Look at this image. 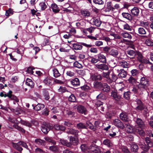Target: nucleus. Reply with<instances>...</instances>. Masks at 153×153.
<instances>
[{
	"mask_svg": "<svg viewBox=\"0 0 153 153\" xmlns=\"http://www.w3.org/2000/svg\"><path fill=\"white\" fill-rule=\"evenodd\" d=\"M149 81L146 77H143L140 79V83L137 85L139 90L140 91L145 90L149 86Z\"/></svg>",
	"mask_w": 153,
	"mask_h": 153,
	"instance_id": "1",
	"label": "nucleus"
},
{
	"mask_svg": "<svg viewBox=\"0 0 153 153\" xmlns=\"http://www.w3.org/2000/svg\"><path fill=\"white\" fill-rule=\"evenodd\" d=\"M77 111L81 114H84L85 115L87 114V111L86 108L82 105H79L77 107Z\"/></svg>",
	"mask_w": 153,
	"mask_h": 153,
	"instance_id": "2",
	"label": "nucleus"
},
{
	"mask_svg": "<svg viewBox=\"0 0 153 153\" xmlns=\"http://www.w3.org/2000/svg\"><path fill=\"white\" fill-rule=\"evenodd\" d=\"M113 124L116 126L122 129H123L124 127V126L123 123L118 119L114 120L113 121Z\"/></svg>",
	"mask_w": 153,
	"mask_h": 153,
	"instance_id": "3",
	"label": "nucleus"
},
{
	"mask_svg": "<svg viewBox=\"0 0 153 153\" xmlns=\"http://www.w3.org/2000/svg\"><path fill=\"white\" fill-rule=\"evenodd\" d=\"M134 120L140 128H145V125L143 121L141 119L137 118L136 120L135 119Z\"/></svg>",
	"mask_w": 153,
	"mask_h": 153,
	"instance_id": "4",
	"label": "nucleus"
},
{
	"mask_svg": "<svg viewBox=\"0 0 153 153\" xmlns=\"http://www.w3.org/2000/svg\"><path fill=\"white\" fill-rule=\"evenodd\" d=\"M66 132L68 134H73L77 137L78 136V133L79 132L77 130L72 128H68Z\"/></svg>",
	"mask_w": 153,
	"mask_h": 153,
	"instance_id": "5",
	"label": "nucleus"
},
{
	"mask_svg": "<svg viewBox=\"0 0 153 153\" xmlns=\"http://www.w3.org/2000/svg\"><path fill=\"white\" fill-rule=\"evenodd\" d=\"M138 105L136 107L137 109L138 110H142L144 109V106L143 105L142 101L139 99H137L135 100Z\"/></svg>",
	"mask_w": 153,
	"mask_h": 153,
	"instance_id": "6",
	"label": "nucleus"
},
{
	"mask_svg": "<svg viewBox=\"0 0 153 153\" xmlns=\"http://www.w3.org/2000/svg\"><path fill=\"white\" fill-rule=\"evenodd\" d=\"M138 145L140 148L145 151H147L150 148L147 145H146L141 140L139 142Z\"/></svg>",
	"mask_w": 153,
	"mask_h": 153,
	"instance_id": "7",
	"label": "nucleus"
},
{
	"mask_svg": "<svg viewBox=\"0 0 153 153\" xmlns=\"http://www.w3.org/2000/svg\"><path fill=\"white\" fill-rule=\"evenodd\" d=\"M51 127L50 125L47 124L45 125H43L42 127V131L45 134H47L50 131Z\"/></svg>",
	"mask_w": 153,
	"mask_h": 153,
	"instance_id": "8",
	"label": "nucleus"
},
{
	"mask_svg": "<svg viewBox=\"0 0 153 153\" xmlns=\"http://www.w3.org/2000/svg\"><path fill=\"white\" fill-rule=\"evenodd\" d=\"M71 84L74 87H76L80 85V82L79 79L76 78L71 79L70 81Z\"/></svg>",
	"mask_w": 153,
	"mask_h": 153,
	"instance_id": "9",
	"label": "nucleus"
},
{
	"mask_svg": "<svg viewBox=\"0 0 153 153\" xmlns=\"http://www.w3.org/2000/svg\"><path fill=\"white\" fill-rule=\"evenodd\" d=\"M101 90L104 92H108L110 91V88L106 83H104L102 84Z\"/></svg>",
	"mask_w": 153,
	"mask_h": 153,
	"instance_id": "10",
	"label": "nucleus"
},
{
	"mask_svg": "<svg viewBox=\"0 0 153 153\" xmlns=\"http://www.w3.org/2000/svg\"><path fill=\"white\" fill-rule=\"evenodd\" d=\"M110 72L108 71L107 72H103L102 74V76L105 78L107 79V81L110 84L112 82V80L109 77Z\"/></svg>",
	"mask_w": 153,
	"mask_h": 153,
	"instance_id": "11",
	"label": "nucleus"
},
{
	"mask_svg": "<svg viewBox=\"0 0 153 153\" xmlns=\"http://www.w3.org/2000/svg\"><path fill=\"white\" fill-rule=\"evenodd\" d=\"M91 21L93 24L99 27L101 25V22L98 18H94L92 19Z\"/></svg>",
	"mask_w": 153,
	"mask_h": 153,
	"instance_id": "12",
	"label": "nucleus"
},
{
	"mask_svg": "<svg viewBox=\"0 0 153 153\" xmlns=\"http://www.w3.org/2000/svg\"><path fill=\"white\" fill-rule=\"evenodd\" d=\"M97 56L99 61H100L101 62L103 63H106V58L104 55L102 53H99L97 55Z\"/></svg>",
	"mask_w": 153,
	"mask_h": 153,
	"instance_id": "13",
	"label": "nucleus"
},
{
	"mask_svg": "<svg viewBox=\"0 0 153 153\" xmlns=\"http://www.w3.org/2000/svg\"><path fill=\"white\" fill-rule=\"evenodd\" d=\"M96 67L98 69L102 70H107L108 69V68L107 65L103 64H96L95 65Z\"/></svg>",
	"mask_w": 153,
	"mask_h": 153,
	"instance_id": "14",
	"label": "nucleus"
},
{
	"mask_svg": "<svg viewBox=\"0 0 153 153\" xmlns=\"http://www.w3.org/2000/svg\"><path fill=\"white\" fill-rule=\"evenodd\" d=\"M131 14L135 16H138L140 10L139 8L137 7H134L131 10Z\"/></svg>",
	"mask_w": 153,
	"mask_h": 153,
	"instance_id": "15",
	"label": "nucleus"
},
{
	"mask_svg": "<svg viewBox=\"0 0 153 153\" xmlns=\"http://www.w3.org/2000/svg\"><path fill=\"white\" fill-rule=\"evenodd\" d=\"M122 16L127 19V20L131 21L132 19V17L130 14L128 13L123 12L122 13Z\"/></svg>",
	"mask_w": 153,
	"mask_h": 153,
	"instance_id": "16",
	"label": "nucleus"
},
{
	"mask_svg": "<svg viewBox=\"0 0 153 153\" xmlns=\"http://www.w3.org/2000/svg\"><path fill=\"white\" fill-rule=\"evenodd\" d=\"M20 141L19 142L16 143H13L12 146L13 147L18 151L21 152L23 150V149L20 146L21 145Z\"/></svg>",
	"mask_w": 153,
	"mask_h": 153,
	"instance_id": "17",
	"label": "nucleus"
},
{
	"mask_svg": "<svg viewBox=\"0 0 153 153\" xmlns=\"http://www.w3.org/2000/svg\"><path fill=\"white\" fill-rule=\"evenodd\" d=\"M109 54L114 57H115L118 55V52L116 49L114 48H112L111 49L109 53Z\"/></svg>",
	"mask_w": 153,
	"mask_h": 153,
	"instance_id": "18",
	"label": "nucleus"
},
{
	"mask_svg": "<svg viewBox=\"0 0 153 153\" xmlns=\"http://www.w3.org/2000/svg\"><path fill=\"white\" fill-rule=\"evenodd\" d=\"M51 8L54 13H58L60 10L57 5L55 3L52 4L51 5Z\"/></svg>",
	"mask_w": 153,
	"mask_h": 153,
	"instance_id": "19",
	"label": "nucleus"
},
{
	"mask_svg": "<svg viewBox=\"0 0 153 153\" xmlns=\"http://www.w3.org/2000/svg\"><path fill=\"white\" fill-rule=\"evenodd\" d=\"M125 126H126V129L128 132L135 133L136 128H134L132 126L128 124H126Z\"/></svg>",
	"mask_w": 153,
	"mask_h": 153,
	"instance_id": "20",
	"label": "nucleus"
},
{
	"mask_svg": "<svg viewBox=\"0 0 153 153\" xmlns=\"http://www.w3.org/2000/svg\"><path fill=\"white\" fill-rule=\"evenodd\" d=\"M111 96L114 98V100L117 101H120L121 98L120 95H118L117 93L114 91H112L111 92Z\"/></svg>",
	"mask_w": 153,
	"mask_h": 153,
	"instance_id": "21",
	"label": "nucleus"
},
{
	"mask_svg": "<svg viewBox=\"0 0 153 153\" xmlns=\"http://www.w3.org/2000/svg\"><path fill=\"white\" fill-rule=\"evenodd\" d=\"M126 54L128 57L134 58L136 55L134 51L133 50H128L126 52Z\"/></svg>",
	"mask_w": 153,
	"mask_h": 153,
	"instance_id": "22",
	"label": "nucleus"
},
{
	"mask_svg": "<svg viewBox=\"0 0 153 153\" xmlns=\"http://www.w3.org/2000/svg\"><path fill=\"white\" fill-rule=\"evenodd\" d=\"M59 142L61 144L68 147L70 146L71 145V143H68L67 140L63 139H60Z\"/></svg>",
	"mask_w": 153,
	"mask_h": 153,
	"instance_id": "23",
	"label": "nucleus"
},
{
	"mask_svg": "<svg viewBox=\"0 0 153 153\" xmlns=\"http://www.w3.org/2000/svg\"><path fill=\"white\" fill-rule=\"evenodd\" d=\"M26 84L31 88H33L34 85V83L32 80L28 78H27L26 80Z\"/></svg>",
	"mask_w": 153,
	"mask_h": 153,
	"instance_id": "24",
	"label": "nucleus"
},
{
	"mask_svg": "<svg viewBox=\"0 0 153 153\" xmlns=\"http://www.w3.org/2000/svg\"><path fill=\"white\" fill-rule=\"evenodd\" d=\"M45 107V105L42 104L38 103L35 107H33V108L36 111L40 110Z\"/></svg>",
	"mask_w": 153,
	"mask_h": 153,
	"instance_id": "25",
	"label": "nucleus"
},
{
	"mask_svg": "<svg viewBox=\"0 0 153 153\" xmlns=\"http://www.w3.org/2000/svg\"><path fill=\"white\" fill-rule=\"evenodd\" d=\"M120 118L123 120L127 121L128 120V118L126 114L124 112L121 113L120 114Z\"/></svg>",
	"mask_w": 153,
	"mask_h": 153,
	"instance_id": "26",
	"label": "nucleus"
},
{
	"mask_svg": "<svg viewBox=\"0 0 153 153\" xmlns=\"http://www.w3.org/2000/svg\"><path fill=\"white\" fill-rule=\"evenodd\" d=\"M120 72L118 74V76L122 78L126 77L127 75L126 71H124V70L121 69H120Z\"/></svg>",
	"mask_w": 153,
	"mask_h": 153,
	"instance_id": "27",
	"label": "nucleus"
},
{
	"mask_svg": "<svg viewBox=\"0 0 153 153\" xmlns=\"http://www.w3.org/2000/svg\"><path fill=\"white\" fill-rule=\"evenodd\" d=\"M54 128L56 130L61 131H64L65 129V128L64 126L58 124L54 125Z\"/></svg>",
	"mask_w": 153,
	"mask_h": 153,
	"instance_id": "28",
	"label": "nucleus"
},
{
	"mask_svg": "<svg viewBox=\"0 0 153 153\" xmlns=\"http://www.w3.org/2000/svg\"><path fill=\"white\" fill-rule=\"evenodd\" d=\"M138 149V146L136 144H132L131 146V151L134 153H136L137 152Z\"/></svg>",
	"mask_w": 153,
	"mask_h": 153,
	"instance_id": "29",
	"label": "nucleus"
},
{
	"mask_svg": "<svg viewBox=\"0 0 153 153\" xmlns=\"http://www.w3.org/2000/svg\"><path fill=\"white\" fill-rule=\"evenodd\" d=\"M80 12L82 15L84 17H88L90 15V12L87 10H82Z\"/></svg>",
	"mask_w": 153,
	"mask_h": 153,
	"instance_id": "30",
	"label": "nucleus"
},
{
	"mask_svg": "<svg viewBox=\"0 0 153 153\" xmlns=\"http://www.w3.org/2000/svg\"><path fill=\"white\" fill-rule=\"evenodd\" d=\"M102 84L101 82H99L97 81L94 82L93 85L94 87L96 88H100L101 89Z\"/></svg>",
	"mask_w": 153,
	"mask_h": 153,
	"instance_id": "31",
	"label": "nucleus"
},
{
	"mask_svg": "<svg viewBox=\"0 0 153 153\" xmlns=\"http://www.w3.org/2000/svg\"><path fill=\"white\" fill-rule=\"evenodd\" d=\"M103 143L109 147H111L112 145V144L111 141L108 139L105 140L103 141Z\"/></svg>",
	"mask_w": 153,
	"mask_h": 153,
	"instance_id": "32",
	"label": "nucleus"
},
{
	"mask_svg": "<svg viewBox=\"0 0 153 153\" xmlns=\"http://www.w3.org/2000/svg\"><path fill=\"white\" fill-rule=\"evenodd\" d=\"M121 35L123 37L127 38L129 39H131L132 38V36L131 35L127 32L122 33Z\"/></svg>",
	"mask_w": 153,
	"mask_h": 153,
	"instance_id": "33",
	"label": "nucleus"
},
{
	"mask_svg": "<svg viewBox=\"0 0 153 153\" xmlns=\"http://www.w3.org/2000/svg\"><path fill=\"white\" fill-rule=\"evenodd\" d=\"M82 46L81 45L78 43H75L73 45V48L76 50H80L82 48Z\"/></svg>",
	"mask_w": 153,
	"mask_h": 153,
	"instance_id": "34",
	"label": "nucleus"
},
{
	"mask_svg": "<svg viewBox=\"0 0 153 153\" xmlns=\"http://www.w3.org/2000/svg\"><path fill=\"white\" fill-rule=\"evenodd\" d=\"M91 78L93 80H101L102 79V76L100 74L95 75L92 74L91 76Z\"/></svg>",
	"mask_w": 153,
	"mask_h": 153,
	"instance_id": "35",
	"label": "nucleus"
},
{
	"mask_svg": "<svg viewBox=\"0 0 153 153\" xmlns=\"http://www.w3.org/2000/svg\"><path fill=\"white\" fill-rule=\"evenodd\" d=\"M70 141L74 145H77L78 143V138H74L71 137L70 138Z\"/></svg>",
	"mask_w": 153,
	"mask_h": 153,
	"instance_id": "36",
	"label": "nucleus"
},
{
	"mask_svg": "<svg viewBox=\"0 0 153 153\" xmlns=\"http://www.w3.org/2000/svg\"><path fill=\"white\" fill-rule=\"evenodd\" d=\"M145 140L146 143L147 145L150 147L153 146V143L149 137H146L145 139Z\"/></svg>",
	"mask_w": 153,
	"mask_h": 153,
	"instance_id": "37",
	"label": "nucleus"
},
{
	"mask_svg": "<svg viewBox=\"0 0 153 153\" xmlns=\"http://www.w3.org/2000/svg\"><path fill=\"white\" fill-rule=\"evenodd\" d=\"M82 151L84 152H88V147L85 144H82L80 146Z\"/></svg>",
	"mask_w": 153,
	"mask_h": 153,
	"instance_id": "38",
	"label": "nucleus"
},
{
	"mask_svg": "<svg viewBox=\"0 0 153 153\" xmlns=\"http://www.w3.org/2000/svg\"><path fill=\"white\" fill-rule=\"evenodd\" d=\"M53 76L56 77L57 78L60 75V74L58 70L56 68H54L53 70Z\"/></svg>",
	"mask_w": 153,
	"mask_h": 153,
	"instance_id": "39",
	"label": "nucleus"
},
{
	"mask_svg": "<svg viewBox=\"0 0 153 153\" xmlns=\"http://www.w3.org/2000/svg\"><path fill=\"white\" fill-rule=\"evenodd\" d=\"M97 147V146L95 145H91L88 147V152H91V153H93Z\"/></svg>",
	"mask_w": 153,
	"mask_h": 153,
	"instance_id": "40",
	"label": "nucleus"
},
{
	"mask_svg": "<svg viewBox=\"0 0 153 153\" xmlns=\"http://www.w3.org/2000/svg\"><path fill=\"white\" fill-rule=\"evenodd\" d=\"M35 143L39 145H44L45 141L40 139H36L35 140Z\"/></svg>",
	"mask_w": 153,
	"mask_h": 153,
	"instance_id": "41",
	"label": "nucleus"
},
{
	"mask_svg": "<svg viewBox=\"0 0 153 153\" xmlns=\"http://www.w3.org/2000/svg\"><path fill=\"white\" fill-rule=\"evenodd\" d=\"M76 128L79 129L86 128V126L85 124L82 123H79L77 124L76 126Z\"/></svg>",
	"mask_w": 153,
	"mask_h": 153,
	"instance_id": "42",
	"label": "nucleus"
},
{
	"mask_svg": "<svg viewBox=\"0 0 153 153\" xmlns=\"http://www.w3.org/2000/svg\"><path fill=\"white\" fill-rule=\"evenodd\" d=\"M143 128H136L135 132H137L141 135H144V132L142 129Z\"/></svg>",
	"mask_w": 153,
	"mask_h": 153,
	"instance_id": "43",
	"label": "nucleus"
},
{
	"mask_svg": "<svg viewBox=\"0 0 153 153\" xmlns=\"http://www.w3.org/2000/svg\"><path fill=\"white\" fill-rule=\"evenodd\" d=\"M86 124L88 127L93 131H94L96 130V128L93 126L92 124L89 121H87L86 122Z\"/></svg>",
	"mask_w": 153,
	"mask_h": 153,
	"instance_id": "44",
	"label": "nucleus"
},
{
	"mask_svg": "<svg viewBox=\"0 0 153 153\" xmlns=\"http://www.w3.org/2000/svg\"><path fill=\"white\" fill-rule=\"evenodd\" d=\"M145 44L149 46H153V42L149 39H148L146 40Z\"/></svg>",
	"mask_w": 153,
	"mask_h": 153,
	"instance_id": "45",
	"label": "nucleus"
},
{
	"mask_svg": "<svg viewBox=\"0 0 153 153\" xmlns=\"http://www.w3.org/2000/svg\"><path fill=\"white\" fill-rule=\"evenodd\" d=\"M138 32L139 34L141 35H144L146 34L145 30L143 27H139L138 28Z\"/></svg>",
	"mask_w": 153,
	"mask_h": 153,
	"instance_id": "46",
	"label": "nucleus"
},
{
	"mask_svg": "<svg viewBox=\"0 0 153 153\" xmlns=\"http://www.w3.org/2000/svg\"><path fill=\"white\" fill-rule=\"evenodd\" d=\"M45 139L47 141L51 143L54 145L56 143V141L50 137H45Z\"/></svg>",
	"mask_w": 153,
	"mask_h": 153,
	"instance_id": "47",
	"label": "nucleus"
},
{
	"mask_svg": "<svg viewBox=\"0 0 153 153\" xmlns=\"http://www.w3.org/2000/svg\"><path fill=\"white\" fill-rule=\"evenodd\" d=\"M74 66L76 68H81L83 67L82 65L78 62L77 61H76L74 63Z\"/></svg>",
	"mask_w": 153,
	"mask_h": 153,
	"instance_id": "48",
	"label": "nucleus"
},
{
	"mask_svg": "<svg viewBox=\"0 0 153 153\" xmlns=\"http://www.w3.org/2000/svg\"><path fill=\"white\" fill-rule=\"evenodd\" d=\"M122 151L124 153H131L127 147L123 146L121 147Z\"/></svg>",
	"mask_w": 153,
	"mask_h": 153,
	"instance_id": "49",
	"label": "nucleus"
},
{
	"mask_svg": "<svg viewBox=\"0 0 153 153\" xmlns=\"http://www.w3.org/2000/svg\"><path fill=\"white\" fill-rule=\"evenodd\" d=\"M13 11L11 9H9L8 10H7L6 12L5 15L8 17L11 15H12L13 14Z\"/></svg>",
	"mask_w": 153,
	"mask_h": 153,
	"instance_id": "50",
	"label": "nucleus"
},
{
	"mask_svg": "<svg viewBox=\"0 0 153 153\" xmlns=\"http://www.w3.org/2000/svg\"><path fill=\"white\" fill-rule=\"evenodd\" d=\"M123 94L124 97L126 99L128 100L130 99V92L129 91L124 92Z\"/></svg>",
	"mask_w": 153,
	"mask_h": 153,
	"instance_id": "51",
	"label": "nucleus"
},
{
	"mask_svg": "<svg viewBox=\"0 0 153 153\" xmlns=\"http://www.w3.org/2000/svg\"><path fill=\"white\" fill-rule=\"evenodd\" d=\"M13 126L14 128L18 129L19 131H21L22 132H25V130L23 129L22 127L18 126L16 124H14Z\"/></svg>",
	"mask_w": 153,
	"mask_h": 153,
	"instance_id": "52",
	"label": "nucleus"
},
{
	"mask_svg": "<svg viewBox=\"0 0 153 153\" xmlns=\"http://www.w3.org/2000/svg\"><path fill=\"white\" fill-rule=\"evenodd\" d=\"M68 100L71 102H75L76 100V98L74 94L71 95L68 97Z\"/></svg>",
	"mask_w": 153,
	"mask_h": 153,
	"instance_id": "53",
	"label": "nucleus"
},
{
	"mask_svg": "<svg viewBox=\"0 0 153 153\" xmlns=\"http://www.w3.org/2000/svg\"><path fill=\"white\" fill-rule=\"evenodd\" d=\"M39 6L41 7V9L42 10H45L47 7V5L44 2H41L39 4Z\"/></svg>",
	"mask_w": 153,
	"mask_h": 153,
	"instance_id": "54",
	"label": "nucleus"
},
{
	"mask_svg": "<svg viewBox=\"0 0 153 153\" xmlns=\"http://www.w3.org/2000/svg\"><path fill=\"white\" fill-rule=\"evenodd\" d=\"M24 48L23 47L19 48L17 50V52L18 53L22 54L24 53Z\"/></svg>",
	"mask_w": 153,
	"mask_h": 153,
	"instance_id": "55",
	"label": "nucleus"
},
{
	"mask_svg": "<svg viewBox=\"0 0 153 153\" xmlns=\"http://www.w3.org/2000/svg\"><path fill=\"white\" fill-rule=\"evenodd\" d=\"M67 91V90L65 87L60 86L58 90V91L59 92L62 93H64Z\"/></svg>",
	"mask_w": 153,
	"mask_h": 153,
	"instance_id": "56",
	"label": "nucleus"
},
{
	"mask_svg": "<svg viewBox=\"0 0 153 153\" xmlns=\"http://www.w3.org/2000/svg\"><path fill=\"white\" fill-rule=\"evenodd\" d=\"M132 91L134 92V93H139L140 94L142 93V92L143 91H140L139 90V88L137 87V88L136 87H134Z\"/></svg>",
	"mask_w": 153,
	"mask_h": 153,
	"instance_id": "57",
	"label": "nucleus"
},
{
	"mask_svg": "<svg viewBox=\"0 0 153 153\" xmlns=\"http://www.w3.org/2000/svg\"><path fill=\"white\" fill-rule=\"evenodd\" d=\"M43 93L45 99L46 100H48L49 99V96L48 92L46 90H44L43 91Z\"/></svg>",
	"mask_w": 153,
	"mask_h": 153,
	"instance_id": "58",
	"label": "nucleus"
},
{
	"mask_svg": "<svg viewBox=\"0 0 153 153\" xmlns=\"http://www.w3.org/2000/svg\"><path fill=\"white\" fill-rule=\"evenodd\" d=\"M131 75L133 76H136L139 74L138 71L136 69H133L131 71Z\"/></svg>",
	"mask_w": 153,
	"mask_h": 153,
	"instance_id": "59",
	"label": "nucleus"
},
{
	"mask_svg": "<svg viewBox=\"0 0 153 153\" xmlns=\"http://www.w3.org/2000/svg\"><path fill=\"white\" fill-rule=\"evenodd\" d=\"M120 66L123 68H127L128 67V63L126 62H122L120 63Z\"/></svg>",
	"mask_w": 153,
	"mask_h": 153,
	"instance_id": "60",
	"label": "nucleus"
},
{
	"mask_svg": "<svg viewBox=\"0 0 153 153\" xmlns=\"http://www.w3.org/2000/svg\"><path fill=\"white\" fill-rule=\"evenodd\" d=\"M137 58L139 61L141 62L143 59V56L142 55L141 53L140 52L137 53Z\"/></svg>",
	"mask_w": 153,
	"mask_h": 153,
	"instance_id": "61",
	"label": "nucleus"
},
{
	"mask_svg": "<svg viewBox=\"0 0 153 153\" xmlns=\"http://www.w3.org/2000/svg\"><path fill=\"white\" fill-rule=\"evenodd\" d=\"M14 112L16 114H20L23 112L22 110L19 108H17L15 110H14Z\"/></svg>",
	"mask_w": 153,
	"mask_h": 153,
	"instance_id": "62",
	"label": "nucleus"
},
{
	"mask_svg": "<svg viewBox=\"0 0 153 153\" xmlns=\"http://www.w3.org/2000/svg\"><path fill=\"white\" fill-rule=\"evenodd\" d=\"M93 1L96 4L100 5L103 4H104V2L102 0H93Z\"/></svg>",
	"mask_w": 153,
	"mask_h": 153,
	"instance_id": "63",
	"label": "nucleus"
},
{
	"mask_svg": "<svg viewBox=\"0 0 153 153\" xmlns=\"http://www.w3.org/2000/svg\"><path fill=\"white\" fill-rule=\"evenodd\" d=\"M123 28L125 30H126L129 31H131L132 29L130 26L127 23H126L123 25Z\"/></svg>",
	"mask_w": 153,
	"mask_h": 153,
	"instance_id": "64",
	"label": "nucleus"
}]
</instances>
